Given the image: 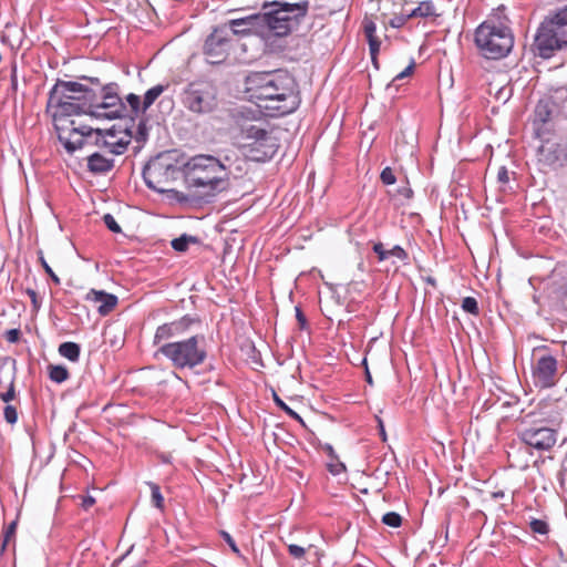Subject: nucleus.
Listing matches in <instances>:
<instances>
[{"label": "nucleus", "mask_w": 567, "mask_h": 567, "mask_svg": "<svg viewBox=\"0 0 567 567\" xmlns=\"http://www.w3.org/2000/svg\"><path fill=\"white\" fill-rule=\"evenodd\" d=\"M86 300L99 303L97 311L102 316L110 313L117 305V297L115 295L95 289L87 292Z\"/></svg>", "instance_id": "6ab92c4d"}, {"label": "nucleus", "mask_w": 567, "mask_h": 567, "mask_svg": "<svg viewBox=\"0 0 567 567\" xmlns=\"http://www.w3.org/2000/svg\"><path fill=\"white\" fill-rule=\"evenodd\" d=\"M231 38L227 27L216 28L209 34L204 44V54L206 61L210 64H218L226 60Z\"/></svg>", "instance_id": "ddd939ff"}, {"label": "nucleus", "mask_w": 567, "mask_h": 567, "mask_svg": "<svg viewBox=\"0 0 567 567\" xmlns=\"http://www.w3.org/2000/svg\"><path fill=\"white\" fill-rule=\"evenodd\" d=\"M181 102L193 114L213 113L218 107L217 89L208 81L190 82L184 87Z\"/></svg>", "instance_id": "1a4fd4ad"}, {"label": "nucleus", "mask_w": 567, "mask_h": 567, "mask_svg": "<svg viewBox=\"0 0 567 567\" xmlns=\"http://www.w3.org/2000/svg\"><path fill=\"white\" fill-rule=\"evenodd\" d=\"M288 551L293 558L301 559L306 554V548L299 545L290 544L288 545Z\"/></svg>", "instance_id": "a19ab883"}, {"label": "nucleus", "mask_w": 567, "mask_h": 567, "mask_svg": "<svg viewBox=\"0 0 567 567\" xmlns=\"http://www.w3.org/2000/svg\"><path fill=\"white\" fill-rule=\"evenodd\" d=\"M380 425H381V435H383V436H384V435H385V433H384L383 425H382V424H380Z\"/></svg>", "instance_id": "13d9d810"}, {"label": "nucleus", "mask_w": 567, "mask_h": 567, "mask_svg": "<svg viewBox=\"0 0 567 567\" xmlns=\"http://www.w3.org/2000/svg\"><path fill=\"white\" fill-rule=\"evenodd\" d=\"M90 104V116L96 118H118L124 116L126 111L114 83L102 86L99 92L93 90Z\"/></svg>", "instance_id": "9b49d317"}, {"label": "nucleus", "mask_w": 567, "mask_h": 567, "mask_svg": "<svg viewBox=\"0 0 567 567\" xmlns=\"http://www.w3.org/2000/svg\"><path fill=\"white\" fill-rule=\"evenodd\" d=\"M539 161L549 166H563L567 162V147L547 141L539 147Z\"/></svg>", "instance_id": "f3484780"}, {"label": "nucleus", "mask_w": 567, "mask_h": 567, "mask_svg": "<svg viewBox=\"0 0 567 567\" xmlns=\"http://www.w3.org/2000/svg\"><path fill=\"white\" fill-rule=\"evenodd\" d=\"M3 414H4V420L9 424H16L17 423V421H18V412H17V409L13 405H10V404L6 405Z\"/></svg>", "instance_id": "c9c22d12"}, {"label": "nucleus", "mask_w": 567, "mask_h": 567, "mask_svg": "<svg viewBox=\"0 0 567 567\" xmlns=\"http://www.w3.org/2000/svg\"><path fill=\"white\" fill-rule=\"evenodd\" d=\"M177 369L194 368L202 364L206 359V341L204 336H193L183 341L165 343L159 348Z\"/></svg>", "instance_id": "0eeeda50"}, {"label": "nucleus", "mask_w": 567, "mask_h": 567, "mask_svg": "<svg viewBox=\"0 0 567 567\" xmlns=\"http://www.w3.org/2000/svg\"><path fill=\"white\" fill-rule=\"evenodd\" d=\"M399 193L406 199H410L412 197V189L410 187H402Z\"/></svg>", "instance_id": "864d4df0"}, {"label": "nucleus", "mask_w": 567, "mask_h": 567, "mask_svg": "<svg viewBox=\"0 0 567 567\" xmlns=\"http://www.w3.org/2000/svg\"><path fill=\"white\" fill-rule=\"evenodd\" d=\"M183 330H184L183 321L163 324L157 328L155 337H154V342L159 343L163 340H167L172 337L178 336L179 333L183 332Z\"/></svg>", "instance_id": "412c9836"}, {"label": "nucleus", "mask_w": 567, "mask_h": 567, "mask_svg": "<svg viewBox=\"0 0 567 567\" xmlns=\"http://www.w3.org/2000/svg\"><path fill=\"white\" fill-rule=\"evenodd\" d=\"M256 17H258V14H252V16H249V17H246V18H241V19H234L229 22V28L228 31H229V37L231 34H236V35H248V34H256V35H259L264 39H266L265 37V29H262V25L261 23H256L255 25V22L252 23V19H255Z\"/></svg>", "instance_id": "a211bd4d"}, {"label": "nucleus", "mask_w": 567, "mask_h": 567, "mask_svg": "<svg viewBox=\"0 0 567 567\" xmlns=\"http://www.w3.org/2000/svg\"><path fill=\"white\" fill-rule=\"evenodd\" d=\"M49 377L52 381L56 383H62L69 378V372L66 368L62 365H50Z\"/></svg>", "instance_id": "cd10ccee"}, {"label": "nucleus", "mask_w": 567, "mask_h": 567, "mask_svg": "<svg viewBox=\"0 0 567 567\" xmlns=\"http://www.w3.org/2000/svg\"><path fill=\"white\" fill-rule=\"evenodd\" d=\"M497 181L502 184H506L509 181L508 171L506 167L502 166L498 168Z\"/></svg>", "instance_id": "de8ad7c7"}, {"label": "nucleus", "mask_w": 567, "mask_h": 567, "mask_svg": "<svg viewBox=\"0 0 567 567\" xmlns=\"http://www.w3.org/2000/svg\"><path fill=\"white\" fill-rule=\"evenodd\" d=\"M274 400L276 404L281 408L288 415L291 417L302 422L300 415L296 413L293 410H291L276 393H274Z\"/></svg>", "instance_id": "f704fd0d"}, {"label": "nucleus", "mask_w": 567, "mask_h": 567, "mask_svg": "<svg viewBox=\"0 0 567 567\" xmlns=\"http://www.w3.org/2000/svg\"><path fill=\"white\" fill-rule=\"evenodd\" d=\"M247 90L251 97L265 102V109L280 114L291 113L299 104L295 79L284 71L250 74L247 78Z\"/></svg>", "instance_id": "f257e3e1"}, {"label": "nucleus", "mask_w": 567, "mask_h": 567, "mask_svg": "<svg viewBox=\"0 0 567 567\" xmlns=\"http://www.w3.org/2000/svg\"><path fill=\"white\" fill-rule=\"evenodd\" d=\"M16 388H14V378L12 377L11 380H10V383L8 385V389L3 392H0V399L6 402V403H9L10 401L14 400L16 399Z\"/></svg>", "instance_id": "473e14b6"}, {"label": "nucleus", "mask_w": 567, "mask_h": 567, "mask_svg": "<svg viewBox=\"0 0 567 567\" xmlns=\"http://www.w3.org/2000/svg\"><path fill=\"white\" fill-rule=\"evenodd\" d=\"M59 353L70 361L75 362L80 357V347L74 342H64L60 344Z\"/></svg>", "instance_id": "b1692460"}, {"label": "nucleus", "mask_w": 567, "mask_h": 567, "mask_svg": "<svg viewBox=\"0 0 567 567\" xmlns=\"http://www.w3.org/2000/svg\"><path fill=\"white\" fill-rule=\"evenodd\" d=\"M40 260H41V265L43 266L45 272L48 275H50V277L54 280V282L59 284L60 282V279L59 277L53 272V270L51 269V267L48 265V262L43 259V257H40Z\"/></svg>", "instance_id": "09e8293b"}, {"label": "nucleus", "mask_w": 567, "mask_h": 567, "mask_svg": "<svg viewBox=\"0 0 567 567\" xmlns=\"http://www.w3.org/2000/svg\"><path fill=\"white\" fill-rule=\"evenodd\" d=\"M181 174L175 152H165L152 158L143 171L146 185L159 193L168 190Z\"/></svg>", "instance_id": "6e6552de"}, {"label": "nucleus", "mask_w": 567, "mask_h": 567, "mask_svg": "<svg viewBox=\"0 0 567 567\" xmlns=\"http://www.w3.org/2000/svg\"><path fill=\"white\" fill-rule=\"evenodd\" d=\"M328 468L332 475H339L346 471V465L337 460L334 462L328 463Z\"/></svg>", "instance_id": "79ce46f5"}, {"label": "nucleus", "mask_w": 567, "mask_h": 567, "mask_svg": "<svg viewBox=\"0 0 567 567\" xmlns=\"http://www.w3.org/2000/svg\"><path fill=\"white\" fill-rule=\"evenodd\" d=\"M558 380L557 360L549 354L542 355L533 367V381L540 389L551 388Z\"/></svg>", "instance_id": "2eb2a0df"}, {"label": "nucleus", "mask_w": 567, "mask_h": 567, "mask_svg": "<svg viewBox=\"0 0 567 567\" xmlns=\"http://www.w3.org/2000/svg\"><path fill=\"white\" fill-rule=\"evenodd\" d=\"M462 308L464 311L476 315L478 312L477 301L473 297H466L462 301Z\"/></svg>", "instance_id": "72a5a7b5"}, {"label": "nucleus", "mask_w": 567, "mask_h": 567, "mask_svg": "<svg viewBox=\"0 0 567 567\" xmlns=\"http://www.w3.org/2000/svg\"><path fill=\"white\" fill-rule=\"evenodd\" d=\"M367 381H368L370 384H372V378H371V375H370L369 371H367Z\"/></svg>", "instance_id": "6e6d98bb"}, {"label": "nucleus", "mask_w": 567, "mask_h": 567, "mask_svg": "<svg viewBox=\"0 0 567 567\" xmlns=\"http://www.w3.org/2000/svg\"><path fill=\"white\" fill-rule=\"evenodd\" d=\"M241 153L255 162L270 159L277 152L276 138L265 128L250 125L243 132Z\"/></svg>", "instance_id": "9d476101"}, {"label": "nucleus", "mask_w": 567, "mask_h": 567, "mask_svg": "<svg viewBox=\"0 0 567 567\" xmlns=\"http://www.w3.org/2000/svg\"><path fill=\"white\" fill-rule=\"evenodd\" d=\"M382 522L390 527H399L402 523V518L398 513L389 512L383 515Z\"/></svg>", "instance_id": "c756f323"}, {"label": "nucleus", "mask_w": 567, "mask_h": 567, "mask_svg": "<svg viewBox=\"0 0 567 567\" xmlns=\"http://www.w3.org/2000/svg\"><path fill=\"white\" fill-rule=\"evenodd\" d=\"M126 101L132 109V113L138 114L146 111L142 109L143 103H141V97L138 95L131 93L126 96Z\"/></svg>", "instance_id": "c85d7f7f"}, {"label": "nucleus", "mask_w": 567, "mask_h": 567, "mask_svg": "<svg viewBox=\"0 0 567 567\" xmlns=\"http://www.w3.org/2000/svg\"><path fill=\"white\" fill-rule=\"evenodd\" d=\"M49 96L61 97V101L73 102L75 104L89 102L93 97V89L72 81H58L52 87Z\"/></svg>", "instance_id": "4468645a"}, {"label": "nucleus", "mask_w": 567, "mask_h": 567, "mask_svg": "<svg viewBox=\"0 0 567 567\" xmlns=\"http://www.w3.org/2000/svg\"><path fill=\"white\" fill-rule=\"evenodd\" d=\"M408 19H410V17H408V12H406L405 14L396 16V17L392 18L389 21V23L392 28H400L406 22Z\"/></svg>", "instance_id": "c03bdc74"}, {"label": "nucleus", "mask_w": 567, "mask_h": 567, "mask_svg": "<svg viewBox=\"0 0 567 567\" xmlns=\"http://www.w3.org/2000/svg\"><path fill=\"white\" fill-rule=\"evenodd\" d=\"M221 536L223 538L225 539V542L229 545V547L231 548V550L237 554V555H240V551L235 543V540L233 539V537L227 533V532H221Z\"/></svg>", "instance_id": "a18cd8bd"}, {"label": "nucleus", "mask_w": 567, "mask_h": 567, "mask_svg": "<svg viewBox=\"0 0 567 567\" xmlns=\"http://www.w3.org/2000/svg\"><path fill=\"white\" fill-rule=\"evenodd\" d=\"M394 257L401 261L406 260L408 254L401 246H394L391 249H389V258Z\"/></svg>", "instance_id": "58836bf2"}, {"label": "nucleus", "mask_w": 567, "mask_h": 567, "mask_svg": "<svg viewBox=\"0 0 567 567\" xmlns=\"http://www.w3.org/2000/svg\"><path fill=\"white\" fill-rule=\"evenodd\" d=\"M522 440L537 450H549L556 443V433L549 427H528L522 431Z\"/></svg>", "instance_id": "dca6fc26"}, {"label": "nucleus", "mask_w": 567, "mask_h": 567, "mask_svg": "<svg viewBox=\"0 0 567 567\" xmlns=\"http://www.w3.org/2000/svg\"><path fill=\"white\" fill-rule=\"evenodd\" d=\"M362 25L365 38L369 42L371 58L372 60H375V56L380 50V40L375 35V23L371 19L364 18Z\"/></svg>", "instance_id": "aec40b11"}, {"label": "nucleus", "mask_w": 567, "mask_h": 567, "mask_svg": "<svg viewBox=\"0 0 567 567\" xmlns=\"http://www.w3.org/2000/svg\"><path fill=\"white\" fill-rule=\"evenodd\" d=\"M277 6H280L287 10H291L293 8H298L301 11V14H307L308 11V0H269Z\"/></svg>", "instance_id": "393cba45"}, {"label": "nucleus", "mask_w": 567, "mask_h": 567, "mask_svg": "<svg viewBox=\"0 0 567 567\" xmlns=\"http://www.w3.org/2000/svg\"><path fill=\"white\" fill-rule=\"evenodd\" d=\"M17 530V520H13L3 533L2 551L9 545L10 540L14 538Z\"/></svg>", "instance_id": "7c9ffc66"}, {"label": "nucleus", "mask_w": 567, "mask_h": 567, "mask_svg": "<svg viewBox=\"0 0 567 567\" xmlns=\"http://www.w3.org/2000/svg\"><path fill=\"white\" fill-rule=\"evenodd\" d=\"M103 220H104V224L106 225V227L111 231H113V233H121L120 225L116 223L115 218L111 214H105L103 216Z\"/></svg>", "instance_id": "4c0bfd02"}, {"label": "nucleus", "mask_w": 567, "mask_h": 567, "mask_svg": "<svg viewBox=\"0 0 567 567\" xmlns=\"http://www.w3.org/2000/svg\"><path fill=\"white\" fill-rule=\"evenodd\" d=\"M151 492H152V502L157 508H163L164 498L159 491V487L154 484L150 483Z\"/></svg>", "instance_id": "2f4dec72"}, {"label": "nucleus", "mask_w": 567, "mask_h": 567, "mask_svg": "<svg viewBox=\"0 0 567 567\" xmlns=\"http://www.w3.org/2000/svg\"><path fill=\"white\" fill-rule=\"evenodd\" d=\"M90 81H91L92 83H96V84H99V79H90Z\"/></svg>", "instance_id": "4d7b16f0"}, {"label": "nucleus", "mask_w": 567, "mask_h": 567, "mask_svg": "<svg viewBox=\"0 0 567 567\" xmlns=\"http://www.w3.org/2000/svg\"><path fill=\"white\" fill-rule=\"evenodd\" d=\"M197 243H198V239L196 237L184 234L181 237L172 240V247L176 251L184 252L187 250V248L190 244H197Z\"/></svg>", "instance_id": "a878e982"}, {"label": "nucleus", "mask_w": 567, "mask_h": 567, "mask_svg": "<svg viewBox=\"0 0 567 567\" xmlns=\"http://www.w3.org/2000/svg\"><path fill=\"white\" fill-rule=\"evenodd\" d=\"M85 137L94 138V143L107 150L111 154H123L131 143V133L121 125H113L107 130L92 128L91 134Z\"/></svg>", "instance_id": "f8f14e48"}, {"label": "nucleus", "mask_w": 567, "mask_h": 567, "mask_svg": "<svg viewBox=\"0 0 567 567\" xmlns=\"http://www.w3.org/2000/svg\"><path fill=\"white\" fill-rule=\"evenodd\" d=\"M27 295L29 296L34 309L40 308V301L38 300V295L33 289H27Z\"/></svg>", "instance_id": "8fccbe9b"}, {"label": "nucleus", "mask_w": 567, "mask_h": 567, "mask_svg": "<svg viewBox=\"0 0 567 567\" xmlns=\"http://www.w3.org/2000/svg\"><path fill=\"white\" fill-rule=\"evenodd\" d=\"M297 318H298V320H299L301 323H303V320H305V319H303V316H302V313H301L298 309H297Z\"/></svg>", "instance_id": "5fc2aeb1"}, {"label": "nucleus", "mask_w": 567, "mask_h": 567, "mask_svg": "<svg viewBox=\"0 0 567 567\" xmlns=\"http://www.w3.org/2000/svg\"><path fill=\"white\" fill-rule=\"evenodd\" d=\"M435 16V9L431 1H423L416 8L408 12L410 18H427Z\"/></svg>", "instance_id": "5701e85b"}, {"label": "nucleus", "mask_w": 567, "mask_h": 567, "mask_svg": "<svg viewBox=\"0 0 567 567\" xmlns=\"http://www.w3.org/2000/svg\"><path fill=\"white\" fill-rule=\"evenodd\" d=\"M380 178L385 185H392L395 183V176L390 167H385L381 172Z\"/></svg>", "instance_id": "ea45409f"}, {"label": "nucleus", "mask_w": 567, "mask_h": 567, "mask_svg": "<svg viewBox=\"0 0 567 567\" xmlns=\"http://www.w3.org/2000/svg\"><path fill=\"white\" fill-rule=\"evenodd\" d=\"M567 44V6L549 13L542 22L535 37V49L542 58Z\"/></svg>", "instance_id": "7ed1b4c3"}, {"label": "nucleus", "mask_w": 567, "mask_h": 567, "mask_svg": "<svg viewBox=\"0 0 567 567\" xmlns=\"http://www.w3.org/2000/svg\"><path fill=\"white\" fill-rule=\"evenodd\" d=\"M475 42L487 59H501L512 50L514 38L507 27L485 21L476 29Z\"/></svg>", "instance_id": "423d86ee"}, {"label": "nucleus", "mask_w": 567, "mask_h": 567, "mask_svg": "<svg viewBox=\"0 0 567 567\" xmlns=\"http://www.w3.org/2000/svg\"><path fill=\"white\" fill-rule=\"evenodd\" d=\"M164 90L165 87L158 84L146 91L142 109L147 110L155 102V100L164 92Z\"/></svg>", "instance_id": "bb28decb"}, {"label": "nucleus", "mask_w": 567, "mask_h": 567, "mask_svg": "<svg viewBox=\"0 0 567 567\" xmlns=\"http://www.w3.org/2000/svg\"><path fill=\"white\" fill-rule=\"evenodd\" d=\"M94 503H95V498H94V497H92L91 495H87V496H85V497L83 498L82 507H83L84 509H87V508H90L91 506H93V505H94Z\"/></svg>", "instance_id": "603ef678"}, {"label": "nucleus", "mask_w": 567, "mask_h": 567, "mask_svg": "<svg viewBox=\"0 0 567 567\" xmlns=\"http://www.w3.org/2000/svg\"><path fill=\"white\" fill-rule=\"evenodd\" d=\"M187 181L193 186L209 187L215 190L227 176L226 166L209 155H197L184 164Z\"/></svg>", "instance_id": "39448f33"}, {"label": "nucleus", "mask_w": 567, "mask_h": 567, "mask_svg": "<svg viewBox=\"0 0 567 567\" xmlns=\"http://www.w3.org/2000/svg\"><path fill=\"white\" fill-rule=\"evenodd\" d=\"M113 158H107L100 153H94L87 157L89 169L93 173H105L113 167Z\"/></svg>", "instance_id": "4be33fe9"}, {"label": "nucleus", "mask_w": 567, "mask_h": 567, "mask_svg": "<svg viewBox=\"0 0 567 567\" xmlns=\"http://www.w3.org/2000/svg\"><path fill=\"white\" fill-rule=\"evenodd\" d=\"M305 16L306 14H301L298 7L287 10L276 3L267 1L262 4V12L258 13V17L251 21H255V24L261 23L262 29H265L266 38L270 35L286 37L299 25L300 20L305 18Z\"/></svg>", "instance_id": "20e7f679"}, {"label": "nucleus", "mask_w": 567, "mask_h": 567, "mask_svg": "<svg viewBox=\"0 0 567 567\" xmlns=\"http://www.w3.org/2000/svg\"><path fill=\"white\" fill-rule=\"evenodd\" d=\"M530 529L536 534L545 535L548 532V525L544 520L533 519L530 522Z\"/></svg>", "instance_id": "e433bc0d"}, {"label": "nucleus", "mask_w": 567, "mask_h": 567, "mask_svg": "<svg viewBox=\"0 0 567 567\" xmlns=\"http://www.w3.org/2000/svg\"><path fill=\"white\" fill-rule=\"evenodd\" d=\"M374 252L378 255L379 260H385L389 258V249L386 250L383 244L378 243L373 246Z\"/></svg>", "instance_id": "37998d69"}, {"label": "nucleus", "mask_w": 567, "mask_h": 567, "mask_svg": "<svg viewBox=\"0 0 567 567\" xmlns=\"http://www.w3.org/2000/svg\"><path fill=\"white\" fill-rule=\"evenodd\" d=\"M90 103H73L61 101V97L49 96L47 112L52 117L59 140L63 143L68 152L73 153L84 144V135L92 132V127L86 125H76L74 120H68L71 116L86 114L90 115Z\"/></svg>", "instance_id": "f03ea898"}, {"label": "nucleus", "mask_w": 567, "mask_h": 567, "mask_svg": "<svg viewBox=\"0 0 567 567\" xmlns=\"http://www.w3.org/2000/svg\"><path fill=\"white\" fill-rule=\"evenodd\" d=\"M414 69V62H411L402 72L395 75L393 79V82H396L399 80H402L409 75H411L412 71Z\"/></svg>", "instance_id": "49530a36"}, {"label": "nucleus", "mask_w": 567, "mask_h": 567, "mask_svg": "<svg viewBox=\"0 0 567 567\" xmlns=\"http://www.w3.org/2000/svg\"><path fill=\"white\" fill-rule=\"evenodd\" d=\"M19 336H20L19 330H17V329H11V330H9V331L7 332V340H8L9 342H16V341H18Z\"/></svg>", "instance_id": "3c124183"}]
</instances>
